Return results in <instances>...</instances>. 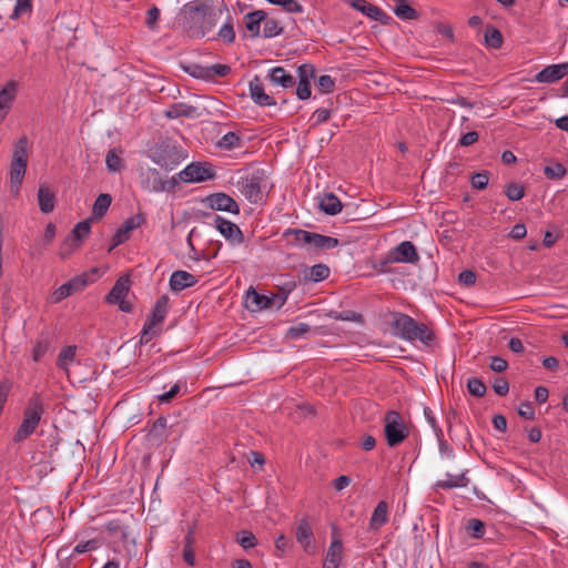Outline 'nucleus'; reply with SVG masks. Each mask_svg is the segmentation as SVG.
<instances>
[{
    "mask_svg": "<svg viewBox=\"0 0 568 568\" xmlns=\"http://www.w3.org/2000/svg\"><path fill=\"white\" fill-rule=\"evenodd\" d=\"M222 13L212 0H194L181 8L178 24L190 38L201 39L215 28Z\"/></svg>",
    "mask_w": 568,
    "mask_h": 568,
    "instance_id": "nucleus-1",
    "label": "nucleus"
},
{
    "mask_svg": "<svg viewBox=\"0 0 568 568\" xmlns=\"http://www.w3.org/2000/svg\"><path fill=\"white\" fill-rule=\"evenodd\" d=\"M98 548V541L95 539H90L83 542H79L74 548V554H84L87 551H91Z\"/></svg>",
    "mask_w": 568,
    "mask_h": 568,
    "instance_id": "nucleus-63",
    "label": "nucleus"
},
{
    "mask_svg": "<svg viewBox=\"0 0 568 568\" xmlns=\"http://www.w3.org/2000/svg\"><path fill=\"white\" fill-rule=\"evenodd\" d=\"M298 81L311 82L315 77V67L312 63H303L297 68Z\"/></svg>",
    "mask_w": 568,
    "mask_h": 568,
    "instance_id": "nucleus-52",
    "label": "nucleus"
},
{
    "mask_svg": "<svg viewBox=\"0 0 568 568\" xmlns=\"http://www.w3.org/2000/svg\"><path fill=\"white\" fill-rule=\"evenodd\" d=\"M105 164L110 172H120L123 169V160L120 158L116 149H112L106 153Z\"/></svg>",
    "mask_w": 568,
    "mask_h": 568,
    "instance_id": "nucleus-40",
    "label": "nucleus"
},
{
    "mask_svg": "<svg viewBox=\"0 0 568 568\" xmlns=\"http://www.w3.org/2000/svg\"><path fill=\"white\" fill-rule=\"evenodd\" d=\"M184 70L193 78L210 81L211 80V71L209 70V65L201 64H190L184 68Z\"/></svg>",
    "mask_w": 568,
    "mask_h": 568,
    "instance_id": "nucleus-42",
    "label": "nucleus"
},
{
    "mask_svg": "<svg viewBox=\"0 0 568 568\" xmlns=\"http://www.w3.org/2000/svg\"><path fill=\"white\" fill-rule=\"evenodd\" d=\"M343 559V542L338 537H333L325 555L322 568H338Z\"/></svg>",
    "mask_w": 568,
    "mask_h": 568,
    "instance_id": "nucleus-17",
    "label": "nucleus"
},
{
    "mask_svg": "<svg viewBox=\"0 0 568 568\" xmlns=\"http://www.w3.org/2000/svg\"><path fill=\"white\" fill-rule=\"evenodd\" d=\"M317 85L323 93H331L335 89V80L331 75H321Z\"/></svg>",
    "mask_w": 568,
    "mask_h": 568,
    "instance_id": "nucleus-56",
    "label": "nucleus"
},
{
    "mask_svg": "<svg viewBox=\"0 0 568 568\" xmlns=\"http://www.w3.org/2000/svg\"><path fill=\"white\" fill-rule=\"evenodd\" d=\"M438 443V452L442 459L454 460L456 457L454 448L445 440L444 434L440 437H436Z\"/></svg>",
    "mask_w": 568,
    "mask_h": 568,
    "instance_id": "nucleus-45",
    "label": "nucleus"
},
{
    "mask_svg": "<svg viewBox=\"0 0 568 568\" xmlns=\"http://www.w3.org/2000/svg\"><path fill=\"white\" fill-rule=\"evenodd\" d=\"M197 283L195 276L186 271H175L169 280L170 288L173 292H180Z\"/></svg>",
    "mask_w": 568,
    "mask_h": 568,
    "instance_id": "nucleus-21",
    "label": "nucleus"
},
{
    "mask_svg": "<svg viewBox=\"0 0 568 568\" xmlns=\"http://www.w3.org/2000/svg\"><path fill=\"white\" fill-rule=\"evenodd\" d=\"M28 145L29 142L27 136H21L13 146L12 159L10 163V189L14 195L19 193L20 186L26 175L29 160Z\"/></svg>",
    "mask_w": 568,
    "mask_h": 568,
    "instance_id": "nucleus-4",
    "label": "nucleus"
},
{
    "mask_svg": "<svg viewBox=\"0 0 568 568\" xmlns=\"http://www.w3.org/2000/svg\"><path fill=\"white\" fill-rule=\"evenodd\" d=\"M468 392L476 397H481L486 394V385L477 377H471L467 382Z\"/></svg>",
    "mask_w": 568,
    "mask_h": 568,
    "instance_id": "nucleus-48",
    "label": "nucleus"
},
{
    "mask_svg": "<svg viewBox=\"0 0 568 568\" xmlns=\"http://www.w3.org/2000/svg\"><path fill=\"white\" fill-rule=\"evenodd\" d=\"M311 331V326L306 323H297L288 327L286 331V338L290 339H300L304 337Z\"/></svg>",
    "mask_w": 568,
    "mask_h": 568,
    "instance_id": "nucleus-44",
    "label": "nucleus"
},
{
    "mask_svg": "<svg viewBox=\"0 0 568 568\" xmlns=\"http://www.w3.org/2000/svg\"><path fill=\"white\" fill-rule=\"evenodd\" d=\"M140 183L143 190L150 193H160L173 191L178 186V178L172 176L169 180H163L156 169L148 168L141 171Z\"/></svg>",
    "mask_w": 568,
    "mask_h": 568,
    "instance_id": "nucleus-6",
    "label": "nucleus"
},
{
    "mask_svg": "<svg viewBox=\"0 0 568 568\" xmlns=\"http://www.w3.org/2000/svg\"><path fill=\"white\" fill-rule=\"evenodd\" d=\"M38 203L42 213H51L55 206V196L45 185H40L38 191Z\"/></svg>",
    "mask_w": 568,
    "mask_h": 568,
    "instance_id": "nucleus-28",
    "label": "nucleus"
},
{
    "mask_svg": "<svg viewBox=\"0 0 568 568\" xmlns=\"http://www.w3.org/2000/svg\"><path fill=\"white\" fill-rule=\"evenodd\" d=\"M18 92V83L10 80L0 91V118H6Z\"/></svg>",
    "mask_w": 568,
    "mask_h": 568,
    "instance_id": "nucleus-20",
    "label": "nucleus"
},
{
    "mask_svg": "<svg viewBox=\"0 0 568 568\" xmlns=\"http://www.w3.org/2000/svg\"><path fill=\"white\" fill-rule=\"evenodd\" d=\"M281 7L290 13H302L304 11L303 6L296 0H284Z\"/></svg>",
    "mask_w": 568,
    "mask_h": 568,
    "instance_id": "nucleus-64",
    "label": "nucleus"
},
{
    "mask_svg": "<svg viewBox=\"0 0 568 568\" xmlns=\"http://www.w3.org/2000/svg\"><path fill=\"white\" fill-rule=\"evenodd\" d=\"M353 7L361 11L366 17L381 22L382 24H387L392 18L379 7L369 3L367 0H355L353 2Z\"/></svg>",
    "mask_w": 568,
    "mask_h": 568,
    "instance_id": "nucleus-16",
    "label": "nucleus"
},
{
    "mask_svg": "<svg viewBox=\"0 0 568 568\" xmlns=\"http://www.w3.org/2000/svg\"><path fill=\"white\" fill-rule=\"evenodd\" d=\"M33 11L32 0H16L12 13L9 16L11 20H18L23 17H30Z\"/></svg>",
    "mask_w": 568,
    "mask_h": 568,
    "instance_id": "nucleus-36",
    "label": "nucleus"
},
{
    "mask_svg": "<svg viewBox=\"0 0 568 568\" xmlns=\"http://www.w3.org/2000/svg\"><path fill=\"white\" fill-rule=\"evenodd\" d=\"M466 530L473 538H483L485 535V524L480 519L471 518L467 521Z\"/></svg>",
    "mask_w": 568,
    "mask_h": 568,
    "instance_id": "nucleus-43",
    "label": "nucleus"
},
{
    "mask_svg": "<svg viewBox=\"0 0 568 568\" xmlns=\"http://www.w3.org/2000/svg\"><path fill=\"white\" fill-rule=\"evenodd\" d=\"M286 293H274L270 295V310L278 311L286 303Z\"/></svg>",
    "mask_w": 568,
    "mask_h": 568,
    "instance_id": "nucleus-59",
    "label": "nucleus"
},
{
    "mask_svg": "<svg viewBox=\"0 0 568 568\" xmlns=\"http://www.w3.org/2000/svg\"><path fill=\"white\" fill-rule=\"evenodd\" d=\"M169 311V297L166 295L160 296L152 310V313L145 321L146 324L156 327L158 325L162 324L165 320Z\"/></svg>",
    "mask_w": 568,
    "mask_h": 568,
    "instance_id": "nucleus-23",
    "label": "nucleus"
},
{
    "mask_svg": "<svg viewBox=\"0 0 568 568\" xmlns=\"http://www.w3.org/2000/svg\"><path fill=\"white\" fill-rule=\"evenodd\" d=\"M209 205L216 211H224L232 214L240 213V206L236 201L225 193H214L207 197Z\"/></svg>",
    "mask_w": 568,
    "mask_h": 568,
    "instance_id": "nucleus-15",
    "label": "nucleus"
},
{
    "mask_svg": "<svg viewBox=\"0 0 568 568\" xmlns=\"http://www.w3.org/2000/svg\"><path fill=\"white\" fill-rule=\"evenodd\" d=\"M209 70L211 71V80L213 81L216 78L226 77L231 72V68L227 64H213L209 65Z\"/></svg>",
    "mask_w": 568,
    "mask_h": 568,
    "instance_id": "nucleus-57",
    "label": "nucleus"
},
{
    "mask_svg": "<svg viewBox=\"0 0 568 568\" xmlns=\"http://www.w3.org/2000/svg\"><path fill=\"white\" fill-rule=\"evenodd\" d=\"M337 245L338 240L336 237L312 232L310 246L318 250H332Z\"/></svg>",
    "mask_w": 568,
    "mask_h": 568,
    "instance_id": "nucleus-32",
    "label": "nucleus"
},
{
    "mask_svg": "<svg viewBox=\"0 0 568 568\" xmlns=\"http://www.w3.org/2000/svg\"><path fill=\"white\" fill-rule=\"evenodd\" d=\"M90 220L79 222L71 232V236L67 239L60 250L61 257L69 256L74 250L80 247L81 240L90 233Z\"/></svg>",
    "mask_w": 568,
    "mask_h": 568,
    "instance_id": "nucleus-11",
    "label": "nucleus"
},
{
    "mask_svg": "<svg viewBox=\"0 0 568 568\" xmlns=\"http://www.w3.org/2000/svg\"><path fill=\"white\" fill-rule=\"evenodd\" d=\"M544 173L550 180H560L566 175L567 170L561 163H554L545 166Z\"/></svg>",
    "mask_w": 568,
    "mask_h": 568,
    "instance_id": "nucleus-46",
    "label": "nucleus"
},
{
    "mask_svg": "<svg viewBox=\"0 0 568 568\" xmlns=\"http://www.w3.org/2000/svg\"><path fill=\"white\" fill-rule=\"evenodd\" d=\"M222 9H223V11H226L227 18H226L225 22L221 26L217 36L224 42L233 43L234 40H235V31H234V26H233V19L230 16V12H229L226 6H223Z\"/></svg>",
    "mask_w": 568,
    "mask_h": 568,
    "instance_id": "nucleus-34",
    "label": "nucleus"
},
{
    "mask_svg": "<svg viewBox=\"0 0 568 568\" xmlns=\"http://www.w3.org/2000/svg\"><path fill=\"white\" fill-rule=\"evenodd\" d=\"M386 263H410L418 262L419 256L417 254L415 245L409 241H404L397 246L392 248L386 255Z\"/></svg>",
    "mask_w": 568,
    "mask_h": 568,
    "instance_id": "nucleus-10",
    "label": "nucleus"
},
{
    "mask_svg": "<svg viewBox=\"0 0 568 568\" xmlns=\"http://www.w3.org/2000/svg\"><path fill=\"white\" fill-rule=\"evenodd\" d=\"M283 27L276 19L265 18L263 21V37L264 38H274L282 33Z\"/></svg>",
    "mask_w": 568,
    "mask_h": 568,
    "instance_id": "nucleus-39",
    "label": "nucleus"
},
{
    "mask_svg": "<svg viewBox=\"0 0 568 568\" xmlns=\"http://www.w3.org/2000/svg\"><path fill=\"white\" fill-rule=\"evenodd\" d=\"M485 43L489 48L499 49L503 45L501 32L494 27L488 28L485 32Z\"/></svg>",
    "mask_w": 568,
    "mask_h": 568,
    "instance_id": "nucleus-41",
    "label": "nucleus"
},
{
    "mask_svg": "<svg viewBox=\"0 0 568 568\" xmlns=\"http://www.w3.org/2000/svg\"><path fill=\"white\" fill-rule=\"evenodd\" d=\"M424 415L426 417L427 423L433 428L435 436L440 437V435L444 433H443V429L440 428V426L438 425L433 412L429 408H425Z\"/></svg>",
    "mask_w": 568,
    "mask_h": 568,
    "instance_id": "nucleus-61",
    "label": "nucleus"
},
{
    "mask_svg": "<svg viewBox=\"0 0 568 568\" xmlns=\"http://www.w3.org/2000/svg\"><path fill=\"white\" fill-rule=\"evenodd\" d=\"M214 175L215 173L210 164L193 162L186 165L175 176L178 178V183L180 181L185 183H200L214 178Z\"/></svg>",
    "mask_w": 568,
    "mask_h": 568,
    "instance_id": "nucleus-8",
    "label": "nucleus"
},
{
    "mask_svg": "<svg viewBox=\"0 0 568 568\" xmlns=\"http://www.w3.org/2000/svg\"><path fill=\"white\" fill-rule=\"evenodd\" d=\"M312 537L313 531L310 524L306 519H302L296 528V539L303 545L306 551H308V548L311 547Z\"/></svg>",
    "mask_w": 568,
    "mask_h": 568,
    "instance_id": "nucleus-33",
    "label": "nucleus"
},
{
    "mask_svg": "<svg viewBox=\"0 0 568 568\" xmlns=\"http://www.w3.org/2000/svg\"><path fill=\"white\" fill-rule=\"evenodd\" d=\"M264 181V171L256 170L239 181V190L251 203H258L263 199L262 187Z\"/></svg>",
    "mask_w": 568,
    "mask_h": 568,
    "instance_id": "nucleus-7",
    "label": "nucleus"
},
{
    "mask_svg": "<svg viewBox=\"0 0 568 568\" xmlns=\"http://www.w3.org/2000/svg\"><path fill=\"white\" fill-rule=\"evenodd\" d=\"M144 222V216L142 214H136L125 220L122 226L131 234L132 231L139 229Z\"/></svg>",
    "mask_w": 568,
    "mask_h": 568,
    "instance_id": "nucleus-54",
    "label": "nucleus"
},
{
    "mask_svg": "<svg viewBox=\"0 0 568 568\" xmlns=\"http://www.w3.org/2000/svg\"><path fill=\"white\" fill-rule=\"evenodd\" d=\"M77 355V346L75 345H68L64 346L57 358V366L64 371L65 373H69V367L74 363Z\"/></svg>",
    "mask_w": 568,
    "mask_h": 568,
    "instance_id": "nucleus-31",
    "label": "nucleus"
},
{
    "mask_svg": "<svg viewBox=\"0 0 568 568\" xmlns=\"http://www.w3.org/2000/svg\"><path fill=\"white\" fill-rule=\"evenodd\" d=\"M196 114L197 108L184 102L173 103L165 111V116L169 119H178L181 116L194 118Z\"/></svg>",
    "mask_w": 568,
    "mask_h": 568,
    "instance_id": "nucleus-26",
    "label": "nucleus"
},
{
    "mask_svg": "<svg viewBox=\"0 0 568 568\" xmlns=\"http://www.w3.org/2000/svg\"><path fill=\"white\" fill-rule=\"evenodd\" d=\"M488 182L489 176L488 173L485 171L475 173L470 179L471 186L477 190H484L487 186Z\"/></svg>",
    "mask_w": 568,
    "mask_h": 568,
    "instance_id": "nucleus-53",
    "label": "nucleus"
},
{
    "mask_svg": "<svg viewBox=\"0 0 568 568\" xmlns=\"http://www.w3.org/2000/svg\"><path fill=\"white\" fill-rule=\"evenodd\" d=\"M44 414V403L39 394L32 395L23 410L21 424L17 428L13 442L21 443L30 437L39 427Z\"/></svg>",
    "mask_w": 568,
    "mask_h": 568,
    "instance_id": "nucleus-3",
    "label": "nucleus"
},
{
    "mask_svg": "<svg viewBox=\"0 0 568 568\" xmlns=\"http://www.w3.org/2000/svg\"><path fill=\"white\" fill-rule=\"evenodd\" d=\"M159 334H160V331L156 327H153V326L144 323L142 333L140 336V343L148 344L153 339L154 336H156Z\"/></svg>",
    "mask_w": 568,
    "mask_h": 568,
    "instance_id": "nucleus-55",
    "label": "nucleus"
},
{
    "mask_svg": "<svg viewBox=\"0 0 568 568\" xmlns=\"http://www.w3.org/2000/svg\"><path fill=\"white\" fill-rule=\"evenodd\" d=\"M329 275V268L324 264L313 265L310 270L308 277L313 282H320L327 278Z\"/></svg>",
    "mask_w": 568,
    "mask_h": 568,
    "instance_id": "nucleus-49",
    "label": "nucleus"
},
{
    "mask_svg": "<svg viewBox=\"0 0 568 568\" xmlns=\"http://www.w3.org/2000/svg\"><path fill=\"white\" fill-rule=\"evenodd\" d=\"M217 145L223 150H234L242 146V139L235 132H227L219 141Z\"/></svg>",
    "mask_w": 568,
    "mask_h": 568,
    "instance_id": "nucleus-37",
    "label": "nucleus"
},
{
    "mask_svg": "<svg viewBox=\"0 0 568 568\" xmlns=\"http://www.w3.org/2000/svg\"><path fill=\"white\" fill-rule=\"evenodd\" d=\"M245 303L251 312L270 310V295L260 294L251 286L246 291Z\"/></svg>",
    "mask_w": 568,
    "mask_h": 568,
    "instance_id": "nucleus-22",
    "label": "nucleus"
},
{
    "mask_svg": "<svg viewBox=\"0 0 568 568\" xmlns=\"http://www.w3.org/2000/svg\"><path fill=\"white\" fill-rule=\"evenodd\" d=\"M493 388L496 394L505 396L509 392V383L507 379L498 377L494 381Z\"/></svg>",
    "mask_w": 568,
    "mask_h": 568,
    "instance_id": "nucleus-62",
    "label": "nucleus"
},
{
    "mask_svg": "<svg viewBox=\"0 0 568 568\" xmlns=\"http://www.w3.org/2000/svg\"><path fill=\"white\" fill-rule=\"evenodd\" d=\"M468 469H464L462 473L453 475L450 473H446V478L437 480L434 485L435 489H453V488H464L469 484V478L467 477Z\"/></svg>",
    "mask_w": 568,
    "mask_h": 568,
    "instance_id": "nucleus-19",
    "label": "nucleus"
},
{
    "mask_svg": "<svg viewBox=\"0 0 568 568\" xmlns=\"http://www.w3.org/2000/svg\"><path fill=\"white\" fill-rule=\"evenodd\" d=\"M505 194L510 201H519L525 196V187L519 183H510L507 185Z\"/></svg>",
    "mask_w": 568,
    "mask_h": 568,
    "instance_id": "nucleus-50",
    "label": "nucleus"
},
{
    "mask_svg": "<svg viewBox=\"0 0 568 568\" xmlns=\"http://www.w3.org/2000/svg\"><path fill=\"white\" fill-rule=\"evenodd\" d=\"M393 335L407 341H419L426 346H430L435 341L434 332L424 323L416 322L407 314L395 312L392 315Z\"/></svg>",
    "mask_w": 568,
    "mask_h": 568,
    "instance_id": "nucleus-2",
    "label": "nucleus"
},
{
    "mask_svg": "<svg viewBox=\"0 0 568 568\" xmlns=\"http://www.w3.org/2000/svg\"><path fill=\"white\" fill-rule=\"evenodd\" d=\"M111 202H112V197L110 194H108V193L100 194L95 199L93 207H92L93 217L101 219L102 216H104L111 205Z\"/></svg>",
    "mask_w": 568,
    "mask_h": 568,
    "instance_id": "nucleus-35",
    "label": "nucleus"
},
{
    "mask_svg": "<svg viewBox=\"0 0 568 568\" xmlns=\"http://www.w3.org/2000/svg\"><path fill=\"white\" fill-rule=\"evenodd\" d=\"M312 232L301 229H288L284 232L287 243L295 246H310Z\"/></svg>",
    "mask_w": 568,
    "mask_h": 568,
    "instance_id": "nucleus-27",
    "label": "nucleus"
},
{
    "mask_svg": "<svg viewBox=\"0 0 568 568\" xmlns=\"http://www.w3.org/2000/svg\"><path fill=\"white\" fill-rule=\"evenodd\" d=\"M568 74V62L560 64H551L544 68L535 75L538 83H554L561 80Z\"/></svg>",
    "mask_w": 568,
    "mask_h": 568,
    "instance_id": "nucleus-14",
    "label": "nucleus"
},
{
    "mask_svg": "<svg viewBox=\"0 0 568 568\" xmlns=\"http://www.w3.org/2000/svg\"><path fill=\"white\" fill-rule=\"evenodd\" d=\"M268 78L273 84L280 85L284 89L293 88L295 79L287 73L282 67H274L268 71Z\"/></svg>",
    "mask_w": 568,
    "mask_h": 568,
    "instance_id": "nucleus-24",
    "label": "nucleus"
},
{
    "mask_svg": "<svg viewBox=\"0 0 568 568\" xmlns=\"http://www.w3.org/2000/svg\"><path fill=\"white\" fill-rule=\"evenodd\" d=\"M129 239H130V233L128 231H125L123 229V226H121L120 229L116 230L115 234L113 235V237H112V245H111L109 251H112L116 246L123 244Z\"/></svg>",
    "mask_w": 568,
    "mask_h": 568,
    "instance_id": "nucleus-58",
    "label": "nucleus"
},
{
    "mask_svg": "<svg viewBox=\"0 0 568 568\" xmlns=\"http://www.w3.org/2000/svg\"><path fill=\"white\" fill-rule=\"evenodd\" d=\"M331 118V111L328 109L320 108L314 111L311 116L314 125L326 122Z\"/></svg>",
    "mask_w": 568,
    "mask_h": 568,
    "instance_id": "nucleus-60",
    "label": "nucleus"
},
{
    "mask_svg": "<svg viewBox=\"0 0 568 568\" xmlns=\"http://www.w3.org/2000/svg\"><path fill=\"white\" fill-rule=\"evenodd\" d=\"M394 13L402 20H415L418 18V12L407 4V1L398 2L394 8Z\"/></svg>",
    "mask_w": 568,
    "mask_h": 568,
    "instance_id": "nucleus-38",
    "label": "nucleus"
},
{
    "mask_svg": "<svg viewBox=\"0 0 568 568\" xmlns=\"http://www.w3.org/2000/svg\"><path fill=\"white\" fill-rule=\"evenodd\" d=\"M88 285L87 275H79L71 278L69 282L58 287L49 297V302L52 304L60 303L62 300L74 294L75 292L82 291Z\"/></svg>",
    "mask_w": 568,
    "mask_h": 568,
    "instance_id": "nucleus-12",
    "label": "nucleus"
},
{
    "mask_svg": "<svg viewBox=\"0 0 568 568\" xmlns=\"http://www.w3.org/2000/svg\"><path fill=\"white\" fill-rule=\"evenodd\" d=\"M384 435L389 447L398 446L408 437V426L398 412L388 410L385 414Z\"/></svg>",
    "mask_w": 568,
    "mask_h": 568,
    "instance_id": "nucleus-5",
    "label": "nucleus"
},
{
    "mask_svg": "<svg viewBox=\"0 0 568 568\" xmlns=\"http://www.w3.org/2000/svg\"><path fill=\"white\" fill-rule=\"evenodd\" d=\"M388 521V505L382 500L375 507L369 520V530L377 531Z\"/></svg>",
    "mask_w": 568,
    "mask_h": 568,
    "instance_id": "nucleus-25",
    "label": "nucleus"
},
{
    "mask_svg": "<svg viewBox=\"0 0 568 568\" xmlns=\"http://www.w3.org/2000/svg\"><path fill=\"white\" fill-rule=\"evenodd\" d=\"M237 542L244 549H251L257 545L256 537L247 530H243L237 535Z\"/></svg>",
    "mask_w": 568,
    "mask_h": 568,
    "instance_id": "nucleus-51",
    "label": "nucleus"
},
{
    "mask_svg": "<svg viewBox=\"0 0 568 568\" xmlns=\"http://www.w3.org/2000/svg\"><path fill=\"white\" fill-rule=\"evenodd\" d=\"M248 89L251 99L256 104L261 106H272L276 104L275 99L264 91V87L258 77H255L253 80L250 81Z\"/></svg>",
    "mask_w": 568,
    "mask_h": 568,
    "instance_id": "nucleus-18",
    "label": "nucleus"
},
{
    "mask_svg": "<svg viewBox=\"0 0 568 568\" xmlns=\"http://www.w3.org/2000/svg\"><path fill=\"white\" fill-rule=\"evenodd\" d=\"M214 225L232 246L241 245L244 242V235L235 223L215 215Z\"/></svg>",
    "mask_w": 568,
    "mask_h": 568,
    "instance_id": "nucleus-13",
    "label": "nucleus"
},
{
    "mask_svg": "<svg viewBox=\"0 0 568 568\" xmlns=\"http://www.w3.org/2000/svg\"><path fill=\"white\" fill-rule=\"evenodd\" d=\"M342 202L333 193L324 194L320 199V209L328 215H336L342 211Z\"/></svg>",
    "mask_w": 568,
    "mask_h": 568,
    "instance_id": "nucleus-30",
    "label": "nucleus"
},
{
    "mask_svg": "<svg viewBox=\"0 0 568 568\" xmlns=\"http://www.w3.org/2000/svg\"><path fill=\"white\" fill-rule=\"evenodd\" d=\"M130 290V281L128 277H120L111 291L106 295V302L110 304H118L122 312L129 313L132 311L130 302L125 301V297Z\"/></svg>",
    "mask_w": 568,
    "mask_h": 568,
    "instance_id": "nucleus-9",
    "label": "nucleus"
},
{
    "mask_svg": "<svg viewBox=\"0 0 568 568\" xmlns=\"http://www.w3.org/2000/svg\"><path fill=\"white\" fill-rule=\"evenodd\" d=\"M49 346H50V343H49V339L47 337H40L33 349H32V359L34 362H39L42 359V357L47 354V352L49 351Z\"/></svg>",
    "mask_w": 568,
    "mask_h": 568,
    "instance_id": "nucleus-47",
    "label": "nucleus"
},
{
    "mask_svg": "<svg viewBox=\"0 0 568 568\" xmlns=\"http://www.w3.org/2000/svg\"><path fill=\"white\" fill-rule=\"evenodd\" d=\"M266 12L263 10H255L245 14V27L251 32L252 37H257L261 30V23L265 20Z\"/></svg>",
    "mask_w": 568,
    "mask_h": 568,
    "instance_id": "nucleus-29",
    "label": "nucleus"
}]
</instances>
